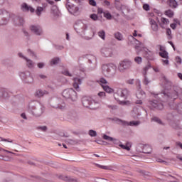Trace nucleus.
Segmentation results:
<instances>
[{
    "label": "nucleus",
    "mask_w": 182,
    "mask_h": 182,
    "mask_svg": "<svg viewBox=\"0 0 182 182\" xmlns=\"http://www.w3.org/2000/svg\"><path fill=\"white\" fill-rule=\"evenodd\" d=\"M82 103L84 107H89L92 110H97V109H100V101L92 100L89 97H83Z\"/></svg>",
    "instance_id": "1"
},
{
    "label": "nucleus",
    "mask_w": 182,
    "mask_h": 182,
    "mask_svg": "<svg viewBox=\"0 0 182 182\" xmlns=\"http://www.w3.org/2000/svg\"><path fill=\"white\" fill-rule=\"evenodd\" d=\"M63 96L65 99H70L72 102H76L77 100V94L73 89H67L63 92Z\"/></svg>",
    "instance_id": "2"
},
{
    "label": "nucleus",
    "mask_w": 182,
    "mask_h": 182,
    "mask_svg": "<svg viewBox=\"0 0 182 182\" xmlns=\"http://www.w3.org/2000/svg\"><path fill=\"white\" fill-rule=\"evenodd\" d=\"M115 123H117V124H124V126H131L132 127H137V126H140L141 122L140 121H130V122H126L123 121L119 118H114L112 119Z\"/></svg>",
    "instance_id": "3"
},
{
    "label": "nucleus",
    "mask_w": 182,
    "mask_h": 182,
    "mask_svg": "<svg viewBox=\"0 0 182 182\" xmlns=\"http://www.w3.org/2000/svg\"><path fill=\"white\" fill-rule=\"evenodd\" d=\"M143 46L144 45L141 43H139V46H136L135 49L136 50L137 55H139L140 52H142V54L144 55V56H145V58H149V56H151L153 55V53Z\"/></svg>",
    "instance_id": "4"
},
{
    "label": "nucleus",
    "mask_w": 182,
    "mask_h": 182,
    "mask_svg": "<svg viewBox=\"0 0 182 182\" xmlns=\"http://www.w3.org/2000/svg\"><path fill=\"white\" fill-rule=\"evenodd\" d=\"M2 15H4V18H5V16H9V19H15V15L11 14L8 13V11L5 10H0V25H6L8 23V19L5 18V20L2 19Z\"/></svg>",
    "instance_id": "5"
},
{
    "label": "nucleus",
    "mask_w": 182,
    "mask_h": 182,
    "mask_svg": "<svg viewBox=\"0 0 182 182\" xmlns=\"http://www.w3.org/2000/svg\"><path fill=\"white\" fill-rule=\"evenodd\" d=\"M102 69L103 75H105V76H109L110 73H112V72L116 70V66L113 64L104 65H102Z\"/></svg>",
    "instance_id": "6"
},
{
    "label": "nucleus",
    "mask_w": 182,
    "mask_h": 182,
    "mask_svg": "<svg viewBox=\"0 0 182 182\" xmlns=\"http://www.w3.org/2000/svg\"><path fill=\"white\" fill-rule=\"evenodd\" d=\"M130 68H132V62L129 60H124L123 61H121L118 66L119 72H123V70L130 69Z\"/></svg>",
    "instance_id": "7"
},
{
    "label": "nucleus",
    "mask_w": 182,
    "mask_h": 182,
    "mask_svg": "<svg viewBox=\"0 0 182 182\" xmlns=\"http://www.w3.org/2000/svg\"><path fill=\"white\" fill-rule=\"evenodd\" d=\"M148 105L150 109H157L158 110H163V108L164 107L163 103L159 102L157 100L149 101Z\"/></svg>",
    "instance_id": "8"
},
{
    "label": "nucleus",
    "mask_w": 182,
    "mask_h": 182,
    "mask_svg": "<svg viewBox=\"0 0 182 182\" xmlns=\"http://www.w3.org/2000/svg\"><path fill=\"white\" fill-rule=\"evenodd\" d=\"M136 85L138 86V90L136 92L137 99H144L146 97V92H143L141 88H140V80H137L136 81Z\"/></svg>",
    "instance_id": "9"
},
{
    "label": "nucleus",
    "mask_w": 182,
    "mask_h": 182,
    "mask_svg": "<svg viewBox=\"0 0 182 182\" xmlns=\"http://www.w3.org/2000/svg\"><path fill=\"white\" fill-rule=\"evenodd\" d=\"M156 21L159 23V26H161L162 29L167 28V26H168V25L170 24V21L168 20V18L164 17H162L161 18V21L160 20H159V18H156Z\"/></svg>",
    "instance_id": "10"
},
{
    "label": "nucleus",
    "mask_w": 182,
    "mask_h": 182,
    "mask_svg": "<svg viewBox=\"0 0 182 182\" xmlns=\"http://www.w3.org/2000/svg\"><path fill=\"white\" fill-rule=\"evenodd\" d=\"M66 8L70 14H76L79 11V7L70 4L69 1L66 4Z\"/></svg>",
    "instance_id": "11"
},
{
    "label": "nucleus",
    "mask_w": 182,
    "mask_h": 182,
    "mask_svg": "<svg viewBox=\"0 0 182 182\" xmlns=\"http://www.w3.org/2000/svg\"><path fill=\"white\" fill-rule=\"evenodd\" d=\"M117 95H118V96H120V97H124V99H127V97L129 96V90H127V89L119 88L117 91Z\"/></svg>",
    "instance_id": "12"
},
{
    "label": "nucleus",
    "mask_w": 182,
    "mask_h": 182,
    "mask_svg": "<svg viewBox=\"0 0 182 182\" xmlns=\"http://www.w3.org/2000/svg\"><path fill=\"white\" fill-rule=\"evenodd\" d=\"M82 85V79L75 77L73 79V86L77 92H80V87L79 85Z\"/></svg>",
    "instance_id": "13"
},
{
    "label": "nucleus",
    "mask_w": 182,
    "mask_h": 182,
    "mask_svg": "<svg viewBox=\"0 0 182 182\" xmlns=\"http://www.w3.org/2000/svg\"><path fill=\"white\" fill-rule=\"evenodd\" d=\"M159 48V50L161 52H159V55L161 57V58H164V59H168V53H167V51H166L164 50V48H163V46H158Z\"/></svg>",
    "instance_id": "14"
},
{
    "label": "nucleus",
    "mask_w": 182,
    "mask_h": 182,
    "mask_svg": "<svg viewBox=\"0 0 182 182\" xmlns=\"http://www.w3.org/2000/svg\"><path fill=\"white\" fill-rule=\"evenodd\" d=\"M61 116L62 117H60V119H63V120H73V121L77 120L76 116L73 114H63Z\"/></svg>",
    "instance_id": "15"
},
{
    "label": "nucleus",
    "mask_w": 182,
    "mask_h": 182,
    "mask_svg": "<svg viewBox=\"0 0 182 182\" xmlns=\"http://www.w3.org/2000/svg\"><path fill=\"white\" fill-rule=\"evenodd\" d=\"M31 31L34 32L36 35H41L42 33V28L39 26H31Z\"/></svg>",
    "instance_id": "16"
},
{
    "label": "nucleus",
    "mask_w": 182,
    "mask_h": 182,
    "mask_svg": "<svg viewBox=\"0 0 182 182\" xmlns=\"http://www.w3.org/2000/svg\"><path fill=\"white\" fill-rule=\"evenodd\" d=\"M149 69H150V66L147 65L145 68H144V69L142 70V73L144 76V85H149V80L146 77V75H147V70H149Z\"/></svg>",
    "instance_id": "17"
},
{
    "label": "nucleus",
    "mask_w": 182,
    "mask_h": 182,
    "mask_svg": "<svg viewBox=\"0 0 182 182\" xmlns=\"http://www.w3.org/2000/svg\"><path fill=\"white\" fill-rule=\"evenodd\" d=\"M149 22H150L151 29L154 32H157L159 31V25H157V23L156 22V21L153 19H149Z\"/></svg>",
    "instance_id": "18"
},
{
    "label": "nucleus",
    "mask_w": 182,
    "mask_h": 182,
    "mask_svg": "<svg viewBox=\"0 0 182 182\" xmlns=\"http://www.w3.org/2000/svg\"><path fill=\"white\" fill-rule=\"evenodd\" d=\"M101 53H103L104 56L106 58H109V56H112V50L107 48H103L101 50Z\"/></svg>",
    "instance_id": "19"
},
{
    "label": "nucleus",
    "mask_w": 182,
    "mask_h": 182,
    "mask_svg": "<svg viewBox=\"0 0 182 182\" xmlns=\"http://www.w3.org/2000/svg\"><path fill=\"white\" fill-rule=\"evenodd\" d=\"M119 147L123 149L124 150H127V151H130V149L132 148V142H127L125 145L120 144Z\"/></svg>",
    "instance_id": "20"
},
{
    "label": "nucleus",
    "mask_w": 182,
    "mask_h": 182,
    "mask_svg": "<svg viewBox=\"0 0 182 182\" xmlns=\"http://www.w3.org/2000/svg\"><path fill=\"white\" fill-rule=\"evenodd\" d=\"M18 56L20 58H23V59H26V62H27V66H28L29 68H33V62L31 60H28V58H26V57H24L23 55H22V53H18Z\"/></svg>",
    "instance_id": "21"
},
{
    "label": "nucleus",
    "mask_w": 182,
    "mask_h": 182,
    "mask_svg": "<svg viewBox=\"0 0 182 182\" xmlns=\"http://www.w3.org/2000/svg\"><path fill=\"white\" fill-rule=\"evenodd\" d=\"M142 153H144L145 154H150V153H151V146L149 145L144 146Z\"/></svg>",
    "instance_id": "22"
},
{
    "label": "nucleus",
    "mask_w": 182,
    "mask_h": 182,
    "mask_svg": "<svg viewBox=\"0 0 182 182\" xmlns=\"http://www.w3.org/2000/svg\"><path fill=\"white\" fill-rule=\"evenodd\" d=\"M21 9L23 11H31V12H35V9L28 6L26 4H23Z\"/></svg>",
    "instance_id": "23"
},
{
    "label": "nucleus",
    "mask_w": 182,
    "mask_h": 182,
    "mask_svg": "<svg viewBox=\"0 0 182 182\" xmlns=\"http://www.w3.org/2000/svg\"><path fill=\"white\" fill-rule=\"evenodd\" d=\"M46 93L48 92L46 91H43L42 90H38L35 93V96H36L37 97H42V96L46 95Z\"/></svg>",
    "instance_id": "24"
},
{
    "label": "nucleus",
    "mask_w": 182,
    "mask_h": 182,
    "mask_svg": "<svg viewBox=\"0 0 182 182\" xmlns=\"http://www.w3.org/2000/svg\"><path fill=\"white\" fill-rule=\"evenodd\" d=\"M102 88L104 89L105 92H107V93H113L114 90L109 87V85H102Z\"/></svg>",
    "instance_id": "25"
},
{
    "label": "nucleus",
    "mask_w": 182,
    "mask_h": 182,
    "mask_svg": "<svg viewBox=\"0 0 182 182\" xmlns=\"http://www.w3.org/2000/svg\"><path fill=\"white\" fill-rule=\"evenodd\" d=\"M168 4L171 8H177V1L176 0H168Z\"/></svg>",
    "instance_id": "26"
},
{
    "label": "nucleus",
    "mask_w": 182,
    "mask_h": 182,
    "mask_svg": "<svg viewBox=\"0 0 182 182\" xmlns=\"http://www.w3.org/2000/svg\"><path fill=\"white\" fill-rule=\"evenodd\" d=\"M36 130H38V132H43V133H46V132H48V127L38 126L36 127Z\"/></svg>",
    "instance_id": "27"
},
{
    "label": "nucleus",
    "mask_w": 182,
    "mask_h": 182,
    "mask_svg": "<svg viewBox=\"0 0 182 182\" xmlns=\"http://www.w3.org/2000/svg\"><path fill=\"white\" fill-rule=\"evenodd\" d=\"M164 14L168 18H173V16H174V12L171 10L166 11Z\"/></svg>",
    "instance_id": "28"
},
{
    "label": "nucleus",
    "mask_w": 182,
    "mask_h": 182,
    "mask_svg": "<svg viewBox=\"0 0 182 182\" xmlns=\"http://www.w3.org/2000/svg\"><path fill=\"white\" fill-rule=\"evenodd\" d=\"M102 138L104 139V140H107V141H116V139L112 136H109L106 134L102 136Z\"/></svg>",
    "instance_id": "29"
},
{
    "label": "nucleus",
    "mask_w": 182,
    "mask_h": 182,
    "mask_svg": "<svg viewBox=\"0 0 182 182\" xmlns=\"http://www.w3.org/2000/svg\"><path fill=\"white\" fill-rule=\"evenodd\" d=\"M151 122H155V123H158V124H163V122H161V119H160L157 117H154L151 119Z\"/></svg>",
    "instance_id": "30"
},
{
    "label": "nucleus",
    "mask_w": 182,
    "mask_h": 182,
    "mask_svg": "<svg viewBox=\"0 0 182 182\" xmlns=\"http://www.w3.org/2000/svg\"><path fill=\"white\" fill-rule=\"evenodd\" d=\"M107 107L109 109L111 113H114L117 110V106L116 105H107Z\"/></svg>",
    "instance_id": "31"
},
{
    "label": "nucleus",
    "mask_w": 182,
    "mask_h": 182,
    "mask_svg": "<svg viewBox=\"0 0 182 182\" xmlns=\"http://www.w3.org/2000/svg\"><path fill=\"white\" fill-rule=\"evenodd\" d=\"M97 83L101 85V86H105V85H107V81L105 78H100L99 80H97Z\"/></svg>",
    "instance_id": "32"
},
{
    "label": "nucleus",
    "mask_w": 182,
    "mask_h": 182,
    "mask_svg": "<svg viewBox=\"0 0 182 182\" xmlns=\"http://www.w3.org/2000/svg\"><path fill=\"white\" fill-rule=\"evenodd\" d=\"M114 36V38L117 39V41H122L123 39V36L119 32L115 33Z\"/></svg>",
    "instance_id": "33"
},
{
    "label": "nucleus",
    "mask_w": 182,
    "mask_h": 182,
    "mask_svg": "<svg viewBox=\"0 0 182 182\" xmlns=\"http://www.w3.org/2000/svg\"><path fill=\"white\" fill-rule=\"evenodd\" d=\"M88 134H89V136H90V137H96V136H97V132H96V131H95L93 129H90L88 132Z\"/></svg>",
    "instance_id": "34"
},
{
    "label": "nucleus",
    "mask_w": 182,
    "mask_h": 182,
    "mask_svg": "<svg viewBox=\"0 0 182 182\" xmlns=\"http://www.w3.org/2000/svg\"><path fill=\"white\" fill-rule=\"evenodd\" d=\"M98 36H100L101 39L105 40V38L106 37V33L105 32V31L102 30L98 32Z\"/></svg>",
    "instance_id": "35"
},
{
    "label": "nucleus",
    "mask_w": 182,
    "mask_h": 182,
    "mask_svg": "<svg viewBox=\"0 0 182 182\" xmlns=\"http://www.w3.org/2000/svg\"><path fill=\"white\" fill-rule=\"evenodd\" d=\"M42 12H43V7H38L36 11V15H38V16H41V14H42Z\"/></svg>",
    "instance_id": "36"
},
{
    "label": "nucleus",
    "mask_w": 182,
    "mask_h": 182,
    "mask_svg": "<svg viewBox=\"0 0 182 182\" xmlns=\"http://www.w3.org/2000/svg\"><path fill=\"white\" fill-rule=\"evenodd\" d=\"M57 109H59L60 110H65V109H66V105H65V102H63L58 105Z\"/></svg>",
    "instance_id": "37"
},
{
    "label": "nucleus",
    "mask_w": 182,
    "mask_h": 182,
    "mask_svg": "<svg viewBox=\"0 0 182 182\" xmlns=\"http://www.w3.org/2000/svg\"><path fill=\"white\" fill-rule=\"evenodd\" d=\"M59 58H53V60H51L50 61V65H58V63H59Z\"/></svg>",
    "instance_id": "38"
},
{
    "label": "nucleus",
    "mask_w": 182,
    "mask_h": 182,
    "mask_svg": "<svg viewBox=\"0 0 182 182\" xmlns=\"http://www.w3.org/2000/svg\"><path fill=\"white\" fill-rule=\"evenodd\" d=\"M104 16L107 19H112V14H110V13H109L108 11L104 12Z\"/></svg>",
    "instance_id": "39"
},
{
    "label": "nucleus",
    "mask_w": 182,
    "mask_h": 182,
    "mask_svg": "<svg viewBox=\"0 0 182 182\" xmlns=\"http://www.w3.org/2000/svg\"><path fill=\"white\" fill-rule=\"evenodd\" d=\"M134 62H136V63H138V65H140V63L143 62V59L141 58V57H136L134 58Z\"/></svg>",
    "instance_id": "40"
},
{
    "label": "nucleus",
    "mask_w": 182,
    "mask_h": 182,
    "mask_svg": "<svg viewBox=\"0 0 182 182\" xmlns=\"http://www.w3.org/2000/svg\"><path fill=\"white\" fill-rule=\"evenodd\" d=\"M101 3L104 6H110V2L107 0H100Z\"/></svg>",
    "instance_id": "41"
},
{
    "label": "nucleus",
    "mask_w": 182,
    "mask_h": 182,
    "mask_svg": "<svg viewBox=\"0 0 182 182\" xmlns=\"http://www.w3.org/2000/svg\"><path fill=\"white\" fill-rule=\"evenodd\" d=\"M166 35L168 36V39H171L172 36H171V29L170 28H166Z\"/></svg>",
    "instance_id": "42"
},
{
    "label": "nucleus",
    "mask_w": 182,
    "mask_h": 182,
    "mask_svg": "<svg viewBox=\"0 0 182 182\" xmlns=\"http://www.w3.org/2000/svg\"><path fill=\"white\" fill-rule=\"evenodd\" d=\"M21 117L24 120H32L31 117H28L26 114H21Z\"/></svg>",
    "instance_id": "43"
},
{
    "label": "nucleus",
    "mask_w": 182,
    "mask_h": 182,
    "mask_svg": "<svg viewBox=\"0 0 182 182\" xmlns=\"http://www.w3.org/2000/svg\"><path fill=\"white\" fill-rule=\"evenodd\" d=\"M63 74L65 75V76H69L70 77H72V75L70 74V73L68 71V70H64L63 71Z\"/></svg>",
    "instance_id": "44"
},
{
    "label": "nucleus",
    "mask_w": 182,
    "mask_h": 182,
    "mask_svg": "<svg viewBox=\"0 0 182 182\" xmlns=\"http://www.w3.org/2000/svg\"><path fill=\"white\" fill-rule=\"evenodd\" d=\"M0 141H7V143H12V140L11 139H4V138H2L1 136H0Z\"/></svg>",
    "instance_id": "45"
},
{
    "label": "nucleus",
    "mask_w": 182,
    "mask_h": 182,
    "mask_svg": "<svg viewBox=\"0 0 182 182\" xmlns=\"http://www.w3.org/2000/svg\"><path fill=\"white\" fill-rule=\"evenodd\" d=\"M97 167L102 168V170H109V166L103 165H97Z\"/></svg>",
    "instance_id": "46"
},
{
    "label": "nucleus",
    "mask_w": 182,
    "mask_h": 182,
    "mask_svg": "<svg viewBox=\"0 0 182 182\" xmlns=\"http://www.w3.org/2000/svg\"><path fill=\"white\" fill-rule=\"evenodd\" d=\"M16 19L19 21V23H18L17 25H23V18H16Z\"/></svg>",
    "instance_id": "47"
},
{
    "label": "nucleus",
    "mask_w": 182,
    "mask_h": 182,
    "mask_svg": "<svg viewBox=\"0 0 182 182\" xmlns=\"http://www.w3.org/2000/svg\"><path fill=\"white\" fill-rule=\"evenodd\" d=\"M90 18L92 21H97V15L96 14H91Z\"/></svg>",
    "instance_id": "48"
},
{
    "label": "nucleus",
    "mask_w": 182,
    "mask_h": 182,
    "mask_svg": "<svg viewBox=\"0 0 182 182\" xmlns=\"http://www.w3.org/2000/svg\"><path fill=\"white\" fill-rule=\"evenodd\" d=\"M143 9L144 11H149L150 10V6L149 4H144Z\"/></svg>",
    "instance_id": "49"
},
{
    "label": "nucleus",
    "mask_w": 182,
    "mask_h": 182,
    "mask_svg": "<svg viewBox=\"0 0 182 182\" xmlns=\"http://www.w3.org/2000/svg\"><path fill=\"white\" fill-rule=\"evenodd\" d=\"M89 4L92 6H96V1L95 0H89Z\"/></svg>",
    "instance_id": "50"
},
{
    "label": "nucleus",
    "mask_w": 182,
    "mask_h": 182,
    "mask_svg": "<svg viewBox=\"0 0 182 182\" xmlns=\"http://www.w3.org/2000/svg\"><path fill=\"white\" fill-rule=\"evenodd\" d=\"M98 96L100 97H105L106 96V92H100L98 93Z\"/></svg>",
    "instance_id": "51"
},
{
    "label": "nucleus",
    "mask_w": 182,
    "mask_h": 182,
    "mask_svg": "<svg viewBox=\"0 0 182 182\" xmlns=\"http://www.w3.org/2000/svg\"><path fill=\"white\" fill-rule=\"evenodd\" d=\"M4 161H11V157L9 156H3V159Z\"/></svg>",
    "instance_id": "52"
},
{
    "label": "nucleus",
    "mask_w": 182,
    "mask_h": 182,
    "mask_svg": "<svg viewBox=\"0 0 182 182\" xmlns=\"http://www.w3.org/2000/svg\"><path fill=\"white\" fill-rule=\"evenodd\" d=\"M127 83H128V85H133V83H134V79H130L127 80Z\"/></svg>",
    "instance_id": "53"
},
{
    "label": "nucleus",
    "mask_w": 182,
    "mask_h": 182,
    "mask_svg": "<svg viewBox=\"0 0 182 182\" xmlns=\"http://www.w3.org/2000/svg\"><path fill=\"white\" fill-rule=\"evenodd\" d=\"M143 99H140V100H137L136 101V105H143V100H142Z\"/></svg>",
    "instance_id": "54"
},
{
    "label": "nucleus",
    "mask_w": 182,
    "mask_h": 182,
    "mask_svg": "<svg viewBox=\"0 0 182 182\" xmlns=\"http://www.w3.org/2000/svg\"><path fill=\"white\" fill-rule=\"evenodd\" d=\"M133 36H139V38H141V34H137V31H134L133 33Z\"/></svg>",
    "instance_id": "55"
},
{
    "label": "nucleus",
    "mask_w": 182,
    "mask_h": 182,
    "mask_svg": "<svg viewBox=\"0 0 182 182\" xmlns=\"http://www.w3.org/2000/svg\"><path fill=\"white\" fill-rule=\"evenodd\" d=\"M176 60L177 63H181V58L180 57H176Z\"/></svg>",
    "instance_id": "56"
},
{
    "label": "nucleus",
    "mask_w": 182,
    "mask_h": 182,
    "mask_svg": "<svg viewBox=\"0 0 182 182\" xmlns=\"http://www.w3.org/2000/svg\"><path fill=\"white\" fill-rule=\"evenodd\" d=\"M44 66V64L43 63H38V68L40 69H42V68Z\"/></svg>",
    "instance_id": "57"
},
{
    "label": "nucleus",
    "mask_w": 182,
    "mask_h": 182,
    "mask_svg": "<svg viewBox=\"0 0 182 182\" xmlns=\"http://www.w3.org/2000/svg\"><path fill=\"white\" fill-rule=\"evenodd\" d=\"M166 60H162V62L165 64V65H168V58H165Z\"/></svg>",
    "instance_id": "58"
},
{
    "label": "nucleus",
    "mask_w": 182,
    "mask_h": 182,
    "mask_svg": "<svg viewBox=\"0 0 182 182\" xmlns=\"http://www.w3.org/2000/svg\"><path fill=\"white\" fill-rule=\"evenodd\" d=\"M158 163H166L165 161H163L161 159H156Z\"/></svg>",
    "instance_id": "59"
},
{
    "label": "nucleus",
    "mask_w": 182,
    "mask_h": 182,
    "mask_svg": "<svg viewBox=\"0 0 182 182\" xmlns=\"http://www.w3.org/2000/svg\"><path fill=\"white\" fill-rule=\"evenodd\" d=\"M176 146H178V147H180L182 149V144L180 141H178L176 143Z\"/></svg>",
    "instance_id": "60"
},
{
    "label": "nucleus",
    "mask_w": 182,
    "mask_h": 182,
    "mask_svg": "<svg viewBox=\"0 0 182 182\" xmlns=\"http://www.w3.org/2000/svg\"><path fill=\"white\" fill-rule=\"evenodd\" d=\"M170 26H171V29H175L177 26H176V23H171V24L170 25Z\"/></svg>",
    "instance_id": "61"
},
{
    "label": "nucleus",
    "mask_w": 182,
    "mask_h": 182,
    "mask_svg": "<svg viewBox=\"0 0 182 182\" xmlns=\"http://www.w3.org/2000/svg\"><path fill=\"white\" fill-rule=\"evenodd\" d=\"M122 105H130V102L129 101H124L121 102Z\"/></svg>",
    "instance_id": "62"
},
{
    "label": "nucleus",
    "mask_w": 182,
    "mask_h": 182,
    "mask_svg": "<svg viewBox=\"0 0 182 182\" xmlns=\"http://www.w3.org/2000/svg\"><path fill=\"white\" fill-rule=\"evenodd\" d=\"M176 159H178V160H180L181 161H182V156H181L180 154H177V155H176Z\"/></svg>",
    "instance_id": "63"
},
{
    "label": "nucleus",
    "mask_w": 182,
    "mask_h": 182,
    "mask_svg": "<svg viewBox=\"0 0 182 182\" xmlns=\"http://www.w3.org/2000/svg\"><path fill=\"white\" fill-rule=\"evenodd\" d=\"M39 77H41V79H45V78H46V76H45L43 75H40Z\"/></svg>",
    "instance_id": "64"
}]
</instances>
